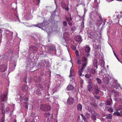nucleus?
I'll list each match as a JSON object with an SVG mask.
<instances>
[{"instance_id":"nucleus-57","label":"nucleus","mask_w":122,"mask_h":122,"mask_svg":"<svg viewBox=\"0 0 122 122\" xmlns=\"http://www.w3.org/2000/svg\"><path fill=\"white\" fill-rule=\"evenodd\" d=\"M68 24L70 26H72V23L70 21L69 22Z\"/></svg>"},{"instance_id":"nucleus-8","label":"nucleus","mask_w":122,"mask_h":122,"mask_svg":"<svg viewBox=\"0 0 122 122\" xmlns=\"http://www.w3.org/2000/svg\"><path fill=\"white\" fill-rule=\"evenodd\" d=\"M61 5L63 8L65 9L66 11L69 10L68 5L66 4H65V2L64 1H62L61 2Z\"/></svg>"},{"instance_id":"nucleus-43","label":"nucleus","mask_w":122,"mask_h":122,"mask_svg":"<svg viewBox=\"0 0 122 122\" xmlns=\"http://www.w3.org/2000/svg\"><path fill=\"white\" fill-rule=\"evenodd\" d=\"M71 47L72 49L73 50H75L76 49V47L75 46L73 45H71Z\"/></svg>"},{"instance_id":"nucleus-62","label":"nucleus","mask_w":122,"mask_h":122,"mask_svg":"<svg viewBox=\"0 0 122 122\" xmlns=\"http://www.w3.org/2000/svg\"><path fill=\"white\" fill-rule=\"evenodd\" d=\"M82 118L83 119L84 121L86 120L85 116L83 117H82Z\"/></svg>"},{"instance_id":"nucleus-54","label":"nucleus","mask_w":122,"mask_h":122,"mask_svg":"<svg viewBox=\"0 0 122 122\" xmlns=\"http://www.w3.org/2000/svg\"><path fill=\"white\" fill-rule=\"evenodd\" d=\"M117 81V80H116L115 81V82H114V83H116V85H118L119 86L120 88H121V86H120V84H118V83H117L116 82V81Z\"/></svg>"},{"instance_id":"nucleus-49","label":"nucleus","mask_w":122,"mask_h":122,"mask_svg":"<svg viewBox=\"0 0 122 122\" xmlns=\"http://www.w3.org/2000/svg\"><path fill=\"white\" fill-rule=\"evenodd\" d=\"M118 109L120 110L122 109V106L121 105H120L119 106L118 108Z\"/></svg>"},{"instance_id":"nucleus-46","label":"nucleus","mask_w":122,"mask_h":122,"mask_svg":"<svg viewBox=\"0 0 122 122\" xmlns=\"http://www.w3.org/2000/svg\"><path fill=\"white\" fill-rule=\"evenodd\" d=\"M84 55L85 56H90L89 53L88 52H85L84 54Z\"/></svg>"},{"instance_id":"nucleus-55","label":"nucleus","mask_w":122,"mask_h":122,"mask_svg":"<svg viewBox=\"0 0 122 122\" xmlns=\"http://www.w3.org/2000/svg\"><path fill=\"white\" fill-rule=\"evenodd\" d=\"M77 122H82L81 121L80 119V118H78L77 120Z\"/></svg>"},{"instance_id":"nucleus-21","label":"nucleus","mask_w":122,"mask_h":122,"mask_svg":"<svg viewBox=\"0 0 122 122\" xmlns=\"http://www.w3.org/2000/svg\"><path fill=\"white\" fill-rule=\"evenodd\" d=\"M55 4L56 5V8L55 9V10L54 11V12H52V14L51 15V16H54L55 15V12H56V11H57V5L56 2V1L55 0Z\"/></svg>"},{"instance_id":"nucleus-5","label":"nucleus","mask_w":122,"mask_h":122,"mask_svg":"<svg viewBox=\"0 0 122 122\" xmlns=\"http://www.w3.org/2000/svg\"><path fill=\"white\" fill-rule=\"evenodd\" d=\"M105 70H102V75L103 76V80L104 82L106 84H108L109 83V78L108 77L109 75L108 74H104L103 72Z\"/></svg>"},{"instance_id":"nucleus-3","label":"nucleus","mask_w":122,"mask_h":122,"mask_svg":"<svg viewBox=\"0 0 122 122\" xmlns=\"http://www.w3.org/2000/svg\"><path fill=\"white\" fill-rule=\"evenodd\" d=\"M5 106L2 102H0V110H1V112L2 114H5L6 112H8L9 110V107H7L5 109H4Z\"/></svg>"},{"instance_id":"nucleus-23","label":"nucleus","mask_w":122,"mask_h":122,"mask_svg":"<svg viewBox=\"0 0 122 122\" xmlns=\"http://www.w3.org/2000/svg\"><path fill=\"white\" fill-rule=\"evenodd\" d=\"M85 77L87 78H91V79H90L91 80H93V78L92 76L91 75L89 74H88L85 75Z\"/></svg>"},{"instance_id":"nucleus-20","label":"nucleus","mask_w":122,"mask_h":122,"mask_svg":"<svg viewBox=\"0 0 122 122\" xmlns=\"http://www.w3.org/2000/svg\"><path fill=\"white\" fill-rule=\"evenodd\" d=\"M113 114L118 116H122V110L119 112L118 110H117L116 112L114 113Z\"/></svg>"},{"instance_id":"nucleus-48","label":"nucleus","mask_w":122,"mask_h":122,"mask_svg":"<svg viewBox=\"0 0 122 122\" xmlns=\"http://www.w3.org/2000/svg\"><path fill=\"white\" fill-rule=\"evenodd\" d=\"M77 62L79 65L81 64V61L79 60H78L77 61Z\"/></svg>"},{"instance_id":"nucleus-39","label":"nucleus","mask_w":122,"mask_h":122,"mask_svg":"<svg viewBox=\"0 0 122 122\" xmlns=\"http://www.w3.org/2000/svg\"><path fill=\"white\" fill-rule=\"evenodd\" d=\"M96 80L98 83L101 84V80L100 79L97 78Z\"/></svg>"},{"instance_id":"nucleus-14","label":"nucleus","mask_w":122,"mask_h":122,"mask_svg":"<svg viewBox=\"0 0 122 122\" xmlns=\"http://www.w3.org/2000/svg\"><path fill=\"white\" fill-rule=\"evenodd\" d=\"M17 96L18 98H21L22 100H23L26 101H27L28 100V98L25 97V96H22L20 95V94H18Z\"/></svg>"},{"instance_id":"nucleus-35","label":"nucleus","mask_w":122,"mask_h":122,"mask_svg":"<svg viewBox=\"0 0 122 122\" xmlns=\"http://www.w3.org/2000/svg\"><path fill=\"white\" fill-rule=\"evenodd\" d=\"M112 116L111 114H108L107 115L106 118L108 119H111L112 118Z\"/></svg>"},{"instance_id":"nucleus-16","label":"nucleus","mask_w":122,"mask_h":122,"mask_svg":"<svg viewBox=\"0 0 122 122\" xmlns=\"http://www.w3.org/2000/svg\"><path fill=\"white\" fill-rule=\"evenodd\" d=\"M45 60H41L38 64V66L39 67L44 66L45 65Z\"/></svg>"},{"instance_id":"nucleus-10","label":"nucleus","mask_w":122,"mask_h":122,"mask_svg":"<svg viewBox=\"0 0 122 122\" xmlns=\"http://www.w3.org/2000/svg\"><path fill=\"white\" fill-rule=\"evenodd\" d=\"M7 68V66L4 64H2L0 65V71L1 72H4L5 71Z\"/></svg>"},{"instance_id":"nucleus-27","label":"nucleus","mask_w":122,"mask_h":122,"mask_svg":"<svg viewBox=\"0 0 122 122\" xmlns=\"http://www.w3.org/2000/svg\"><path fill=\"white\" fill-rule=\"evenodd\" d=\"M77 109L78 111H81L82 109V106L79 103L77 105Z\"/></svg>"},{"instance_id":"nucleus-25","label":"nucleus","mask_w":122,"mask_h":122,"mask_svg":"<svg viewBox=\"0 0 122 122\" xmlns=\"http://www.w3.org/2000/svg\"><path fill=\"white\" fill-rule=\"evenodd\" d=\"M89 72L92 73V74H94L95 73L96 71L94 69L92 68L89 69Z\"/></svg>"},{"instance_id":"nucleus-9","label":"nucleus","mask_w":122,"mask_h":122,"mask_svg":"<svg viewBox=\"0 0 122 122\" xmlns=\"http://www.w3.org/2000/svg\"><path fill=\"white\" fill-rule=\"evenodd\" d=\"M10 18L12 20L14 21H15L18 20L19 21H20L19 20V18L17 14L16 13H13L11 15Z\"/></svg>"},{"instance_id":"nucleus-19","label":"nucleus","mask_w":122,"mask_h":122,"mask_svg":"<svg viewBox=\"0 0 122 122\" xmlns=\"http://www.w3.org/2000/svg\"><path fill=\"white\" fill-rule=\"evenodd\" d=\"M81 37L80 36L78 35L76 36L75 38V39L76 41L78 42L81 43L82 42Z\"/></svg>"},{"instance_id":"nucleus-22","label":"nucleus","mask_w":122,"mask_h":122,"mask_svg":"<svg viewBox=\"0 0 122 122\" xmlns=\"http://www.w3.org/2000/svg\"><path fill=\"white\" fill-rule=\"evenodd\" d=\"M94 89L95 90V93L96 94H97L98 93L99 90L98 89V87L97 85L95 86L94 87Z\"/></svg>"},{"instance_id":"nucleus-13","label":"nucleus","mask_w":122,"mask_h":122,"mask_svg":"<svg viewBox=\"0 0 122 122\" xmlns=\"http://www.w3.org/2000/svg\"><path fill=\"white\" fill-rule=\"evenodd\" d=\"M63 38L65 40L68 41L70 40L69 35L68 32H65L63 34Z\"/></svg>"},{"instance_id":"nucleus-50","label":"nucleus","mask_w":122,"mask_h":122,"mask_svg":"<svg viewBox=\"0 0 122 122\" xmlns=\"http://www.w3.org/2000/svg\"><path fill=\"white\" fill-rule=\"evenodd\" d=\"M3 31L0 29V38L2 36V32Z\"/></svg>"},{"instance_id":"nucleus-60","label":"nucleus","mask_w":122,"mask_h":122,"mask_svg":"<svg viewBox=\"0 0 122 122\" xmlns=\"http://www.w3.org/2000/svg\"><path fill=\"white\" fill-rule=\"evenodd\" d=\"M84 15L85 13L86 12L87 10L86 8H84Z\"/></svg>"},{"instance_id":"nucleus-26","label":"nucleus","mask_w":122,"mask_h":122,"mask_svg":"<svg viewBox=\"0 0 122 122\" xmlns=\"http://www.w3.org/2000/svg\"><path fill=\"white\" fill-rule=\"evenodd\" d=\"M74 88L73 86L71 85H69L67 87L66 89L67 90H71L73 89Z\"/></svg>"},{"instance_id":"nucleus-32","label":"nucleus","mask_w":122,"mask_h":122,"mask_svg":"<svg viewBox=\"0 0 122 122\" xmlns=\"http://www.w3.org/2000/svg\"><path fill=\"white\" fill-rule=\"evenodd\" d=\"M35 26L36 27H38L39 28H40L42 29L43 27V25L42 24H39L35 25Z\"/></svg>"},{"instance_id":"nucleus-33","label":"nucleus","mask_w":122,"mask_h":122,"mask_svg":"<svg viewBox=\"0 0 122 122\" xmlns=\"http://www.w3.org/2000/svg\"><path fill=\"white\" fill-rule=\"evenodd\" d=\"M48 29H49L48 30V29L47 28L46 29V31L49 35V34H50V33H51L52 31V30L51 29V27L50 29L49 28H48Z\"/></svg>"},{"instance_id":"nucleus-17","label":"nucleus","mask_w":122,"mask_h":122,"mask_svg":"<svg viewBox=\"0 0 122 122\" xmlns=\"http://www.w3.org/2000/svg\"><path fill=\"white\" fill-rule=\"evenodd\" d=\"M0 97L1 100L3 102L6 101L7 98V97L5 94L2 95Z\"/></svg>"},{"instance_id":"nucleus-7","label":"nucleus","mask_w":122,"mask_h":122,"mask_svg":"<svg viewBox=\"0 0 122 122\" xmlns=\"http://www.w3.org/2000/svg\"><path fill=\"white\" fill-rule=\"evenodd\" d=\"M46 116L47 117V122H53V121L55 122H58L57 120H55L53 118V116L52 114H50L49 113H46Z\"/></svg>"},{"instance_id":"nucleus-36","label":"nucleus","mask_w":122,"mask_h":122,"mask_svg":"<svg viewBox=\"0 0 122 122\" xmlns=\"http://www.w3.org/2000/svg\"><path fill=\"white\" fill-rule=\"evenodd\" d=\"M85 116L87 118H89L90 117V114L87 112H86L85 113Z\"/></svg>"},{"instance_id":"nucleus-28","label":"nucleus","mask_w":122,"mask_h":122,"mask_svg":"<svg viewBox=\"0 0 122 122\" xmlns=\"http://www.w3.org/2000/svg\"><path fill=\"white\" fill-rule=\"evenodd\" d=\"M105 62L103 60L100 61V64L102 67H104L105 66Z\"/></svg>"},{"instance_id":"nucleus-34","label":"nucleus","mask_w":122,"mask_h":122,"mask_svg":"<svg viewBox=\"0 0 122 122\" xmlns=\"http://www.w3.org/2000/svg\"><path fill=\"white\" fill-rule=\"evenodd\" d=\"M85 50L86 52H89L90 50V48L89 47L86 46V47Z\"/></svg>"},{"instance_id":"nucleus-1","label":"nucleus","mask_w":122,"mask_h":122,"mask_svg":"<svg viewBox=\"0 0 122 122\" xmlns=\"http://www.w3.org/2000/svg\"><path fill=\"white\" fill-rule=\"evenodd\" d=\"M82 61V66H80L79 67V71L78 73L80 76H82V73L83 72V69L85 68L87 64V60L85 57H82L81 59ZM82 76L84 75H82Z\"/></svg>"},{"instance_id":"nucleus-45","label":"nucleus","mask_w":122,"mask_h":122,"mask_svg":"<svg viewBox=\"0 0 122 122\" xmlns=\"http://www.w3.org/2000/svg\"><path fill=\"white\" fill-rule=\"evenodd\" d=\"M73 72V69H72V67L71 68V69L70 70V75L69 76L71 77L72 76V73Z\"/></svg>"},{"instance_id":"nucleus-38","label":"nucleus","mask_w":122,"mask_h":122,"mask_svg":"<svg viewBox=\"0 0 122 122\" xmlns=\"http://www.w3.org/2000/svg\"><path fill=\"white\" fill-rule=\"evenodd\" d=\"M66 20L68 21H70L72 20V18L71 17L69 18L67 17H66Z\"/></svg>"},{"instance_id":"nucleus-58","label":"nucleus","mask_w":122,"mask_h":122,"mask_svg":"<svg viewBox=\"0 0 122 122\" xmlns=\"http://www.w3.org/2000/svg\"><path fill=\"white\" fill-rule=\"evenodd\" d=\"M80 83L81 84H82L83 82V80L81 79L80 81Z\"/></svg>"},{"instance_id":"nucleus-52","label":"nucleus","mask_w":122,"mask_h":122,"mask_svg":"<svg viewBox=\"0 0 122 122\" xmlns=\"http://www.w3.org/2000/svg\"><path fill=\"white\" fill-rule=\"evenodd\" d=\"M84 22H82L81 24V25L82 27L84 28Z\"/></svg>"},{"instance_id":"nucleus-4","label":"nucleus","mask_w":122,"mask_h":122,"mask_svg":"<svg viewBox=\"0 0 122 122\" xmlns=\"http://www.w3.org/2000/svg\"><path fill=\"white\" fill-rule=\"evenodd\" d=\"M48 52L54 55H56V50L55 45H51L49 46Z\"/></svg>"},{"instance_id":"nucleus-47","label":"nucleus","mask_w":122,"mask_h":122,"mask_svg":"<svg viewBox=\"0 0 122 122\" xmlns=\"http://www.w3.org/2000/svg\"><path fill=\"white\" fill-rule=\"evenodd\" d=\"M75 53L76 55L77 56H79V54L78 51V50H76L75 51Z\"/></svg>"},{"instance_id":"nucleus-59","label":"nucleus","mask_w":122,"mask_h":122,"mask_svg":"<svg viewBox=\"0 0 122 122\" xmlns=\"http://www.w3.org/2000/svg\"><path fill=\"white\" fill-rule=\"evenodd\" d=\"M94 97L97 99H98L100 98V96H95Z\"/></svg>"},{"instance_id":"nucleus-44","label":"nucleus","mask_w":122,"mask_h":122,"mask_svg":"<svg viewBox=\"0 0 122 122\" xmlns=\"http://www.w3.org/2000/svg\"><path fill=\"white\" fill-rule=\"evenodd\" d=\"M91 118L92 119H93L94 120H96V116L95 115H92L91 116Z\"/></svg>"},{"instance_id":"nucleus-56","label":"nucleus","mask_w":122,"mask_h":122,"mask_svg":"<svg viewBox=\"0 0 122 122\" xmlns=\"http://www.w3.org/2000/svg\"><path fill=\"white\" fill-rule=\"evenodd\" d=\"M35 115V113H31L30 115V116L33 117Z\"/></svg>"},{"instance_id":"nucleus-40","label":"nucleus","mask_w":122,"mask_h":122,"mask_svg":"<svg viewBox=\"0 0 122 122\" xmlns=\"http://www.w3.org/2000/svg\"><path fill=\"white\" fill-rule=\"evenodd\" d=\"M36 93L38 95H40L41 94V93L40 92V89H37V90Z\"/></svg>"},{"instance_id":"nucleus-53","label":"nucleus","mask_w":122,"mask_h":122,"mask_svg":"<svg viewBox=\"0 0 122 122\" xmlns=\"http://www.w3.org/2000/svg\"><path fill=\"white\" fill-rule=\"evenodd\" d=\"M30 16L31 17V18H30V17H29V18H28V19H30L32 18V16L31 15H30L29 14H28L26 16Z\"/></svg>"},{"instance_id":"nucleus-41","label":"nucleus","mask_w":122,"mask_h":122,"mask_svg":"<svg viewBox=\"0 0 122 122\" xmlns=\"http://www.w3.org/2000/svg\"><path fill=\"white\" fill-rule=\"evenodd\" d=\"M36 85L37 87H39L41 89L42 88V86L39 83L36 84Z\"/></svg>"},{"instance_id":"nucleus-61","label":"nucleus","mask_w":122,"mask_h":122,"mask_svg":"<svg viewBox=\"0 0 122 122\" xmlns=\"http://www.w3.org/2000/svg\"><path fill=\"white\" fill-rule=\"evenodd\" d=\"M107 2H110L113 0H106Z\"/></svg>"},{"instance_id":"nucleus-37","label":"nucleus","mask_w":122,"mask_h":122,"mask_svg":"<svg viewBox=\"0 0 122 122\" xmlns=\"http://www.w3.org/2000/svg\"><path fill=\"white\" fill-rule=\"evenodd\" d=\"M66 40H65L63 41L62 43L63 45H64L66 46V47H67V42L66 41Z\"/></svg>"},{"instance_id":"nucleus-12","label":"nucleus","mask_w":122,"mask_h":122,"mask_svg":"<svg viewBox=\"0 0 122 122\" xmlns=\"http://www.w3.org/2000/svg\"><path fill=\"white\" fill-rule=\"evenodd\" d=\"M74 102V98L72 97L69 98L67 100V103L68 104L71 105H73V103Z\"/></svg>"},{"instance_id":"nucleus-6","label":"nucleus","mask_w":122,"mask_h":122,"mask_svg":"<svg viewBox=\"0 0 122 122\" xmlns=\"http://www.w3.org/2000/svg\"><path fill=\"white\" fill-rule=\"evenodd\" d=\"M40 109L41 110L44 111H47L51 110L50 106L47 105L42 104L40 107Z\"/></svg>"},{"instance_id":"nucleus-2","label":"nucleus","mask_w":122,"mask_h":122,"mask_svg":"<svg viewBox=\"0 0 122 122\" xmlns=\"http://www.w3.org/2000/svg\"><path fill=\"white\" fill-rule=\"evenodd\" d=\"M39 47L38 49H37V47L36 46H31L29 47V49L32 51H37L39 55H42L44 52V51H42V46H43L41 44H39Z\"/></svg>"},{"instance_id":"nucleus-30","label":"nucleus","mask_w":122,"mask_h":122,"mask_svg":"<svg viewBox=\"0 0 122 122\" xmlns=\"http://www.w3.org/2000/svg\"><path fill=\"white\" fill-rule=\"evenodd\" d=\"M112 103V101L111 98L110 100H107L106 101L107 104V105H111Z\"/></svg>"},{"instance_id":"nucleus-51","label":"nucleus","mask_w":122,"mask_h":122,"mask_svg":"<svg viewBox=\"0 0 122 122\" xmlns=\"http://www.w3.org/2000/svg\"><path fill=\"white\" fill-rule=\"evenodd\" d=\"M38 118H39V117H38V116L36 117H35V118H34V119L33 120V121H31V122H35V121L34 119H38ZM31 121H30V122H31Z\"/></svg>"},{"instance_id":"nucleus-63","label":"nucleus","mask_w":122,"mask_h":122,"mask_svg":"<svg viewBox=\"0 0 122 122\" xmlns=\"http://www.w3.org/2000/svg\"><path fill=\"white\" fill-rule=\"evenodd\" d=\"M23 80H24V81L26 83V79L25 78H24Z\"/></svg>"},{"instance_id":"nucleus-29","label":"nucleus","mask_w":122,"mask_h":122,"mask_svg":"<svg viewBox=\"0 0 122 122\" xmlns=\"http://www.w3.org/2000/svg\"><path fill=\"white\" fill-rule=\"evenodd\" d=\"M87 89L89 92H91L92 91V87L91 85H89L87 86Z\"/></svg>"},{"instance_id":"nucleus-15","label":"nucleus","mask_w":122,"mask_h":122,"mask_svg":"<svg viewBox=\"0 0 122 122\" xmlns=\"http://www.w3.org/2000/svg\"><path fill=\"white\" fill-rule=\"evenodd\" d=\"M28 88L27 86L25 85H23L22 87V89L23 91L24 92L26 93L28 92Z\"/></svg>"},{"instance_id":"nucleus-31","label":"nucleus","mask_w":122,"mask_h":122,"mask_svg":"<svg viewBox=\"0 0 122 122\" xmlns=\"http://www.w3.org/2000/svg\"><path fill=\"white\" fill-rule=\"evenodd\" d=\"M105 109L106 111H108L111 112H113V110L111 108H109L108 107H106Z\"/></svg>"},{"instance_id":"nucleus-11","label":"nucleus","mask_w":122,"mask_h":122,"mask_svg":"<svg viewBox=\"0 0 122 122\" xmlns=\"http://www.w3.org/2000/svg\"><path fill=\"white\" fill-rule=\"evenodd\" d=\"M24 106L27 109L28 107L30 109H32L33 107V106L31 104H28L27 102L25 103Z\"/></svg>"},{"instance_id":"nucleus-42","label":"nucleus","mask_w":122,"mask_h":122,"mask_svg":"<svg viewBox=\"0 0 122 122\" xmlns=\"http://www.w3.org/2000/svg\"><path fill=\"white\" fill-rule=\"evenodd\" d=\"M63 26L64 27H66L67 25V23L66 22V21H64L63 22Z\"/></svg>"},{"instance_id":"nucleus-18","label":"nucleus","mask_w":122,"mask_h":122,"mask_svg":"<svg viewBox=\"0 0 122 122\" xmlns=\"http://www.w3.org/2000/svg\"><path fill=\"white\" fill-rule=\"evenodd\" d=\"M33 80L35 82L38 83L40 81V78L39 76H34L33 78Z\"/></svg>"},{"instance_id":"nucleus-24","label":"nucleus","mask_w":122,"mask_h":122,"mask_svg":"<svg viewBox=\"0 0 122 122\" xmlns=\"http://www.w3.org/2000/svg\"><path fill=\"white\" fill-rule=\"evenodd\" d=\"M93 65L95 67L97 68V61L96 59H94L93 62Z\"/></svg>"},{"instance_id":"nucleus-64","label":"nucleus","mask_w":122,"mask_h":122,"mask_svg":"<svg viewBox=\"0 0 122 122\" xmlns=\"http://www.w3.org/2000/svg\"><path fill=\"white\" fill-rule=\"evenodd\" d=\"M120 53L121 55L122 56V49L120 51Z\"/></svg>"}]
</instances>
